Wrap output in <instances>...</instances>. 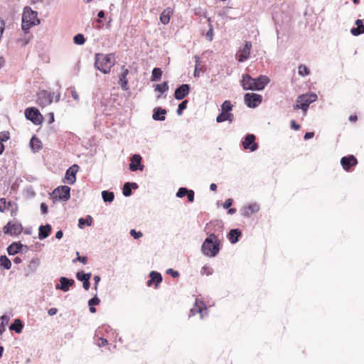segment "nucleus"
I'll return each instance as SVG.
<instances>
[{
    "label": "nucleus",
    "mask_w": 364,
    "mask_h": 364,
    "mask_svg": "<svg viewBox=\"0 0 364 364\" xmlns=\"http://www.w3.org/2000/svg\"><path fill=\"white\" fill-rule=\"evenodd\" d=\"M206 36L208 38L209 41H212V39H213V28L209 29V31L206 33Z\"/></svg>",
    "instance_id": "nucleus-61"
},
{
    "label": "nucleus",
    "mask_w": 364,
    "mask_h": 364,
    "mask_svg": "<svg viewBox=\"0 0 364 364\" xmlns=\"http://www.w3.org/2000/svg\"><path fill=\"white\" fill-rule=\"evenodd\" d=\"M6 207V199L1 198L0 199V211L2 212L5 209Z\"/></svg>",
    "instance_id": "nucleus-53"
},
{
    "label": "nucleus",
    "mask_w": 364,
    "mask_h": 364,
    "mask_svg": "<svg viewBox=\"0 0 364 364\" xmlns=\"http://www.w3.org/2000/svg\"><path fill=\"white\" fill-rule=\"evenodd\" d=\"M201 273H202V274H208V275L209 274H210V270H209V267H204L203 268L202 271H201Z\"/></svg>",
    "instance_id": "nucleus-64"
},
{
    "label": "nucleus",
    "mask_w": 364,
    "mask_h": 364,
    "mask_svg": "<svg viewBox=\"0 0 364 364\" xmlns=\"http://www.w3.org/2000/svg\"><path fill=\"white\" fill-rule=\"evenodd\" d=\"M187 104H188V101L186 100H183L182 102H181L178 105V109L176 110V112H177L178 115H181L182 114L183 111L185 109H186V107H187Z\"/></svg>",
    "instance_id": "nucleus-42"
},
{
    "label": "nucleus",
    "mask_w": 364,
    "mask_h": 364,
    "mask_svg": "<svg viewBox=\"0 0 364 364\" xmlns=\"http://www.w3.org/2000/svg\"><path fill=\"white\" fill-rule=\"evenodd\" d=\"M259 207L257 203H252L247 206H244L241 209V214L247 218L250 217L252 214L259 211Z\"/></svg>",
    "instance_id": "nucleus-18"
},
{
    "label": "nucleus",
    "mask_w": 364,
    "mask_h": 364,
    "mask_svg": "<svg viewBox=\"0 0 364 364\" xmlns=\"http://www.w3.org/2000/svg\"><path fill=\"white\" fill-rule=\"evenodd\" d=\"M25 116L27 119L31 120L36 125L40 124L43 120L41 114L36 108L34 107L27 108L25 110Z\"/></svg>",
    "instance_id": "nucleus-8"
},
{
    "label": "nucleus",
    "mask_w": 364,
    "mask_h": 364,
    "mask_svg": "<svg viewBox=\"0 0 364 364\" xmlns=\"http://www.w3.org/2000/svg\"><path fill=\"white\" fill-rule=\"evenodd\" d=\"M150 279L147 281L146 284L148 287L152 285L154 282L156 283V287L162 282V276L160 273L152 271L149 274Z\"/></svg>",
    "instance_id": "nucleus-20"
},
{
    "label": "nucleus",
    "mask_w": 364,
    "mask_h": 364,
    "mask_svg": "<svg viewBox=\"0 0 364 364\" xmlns=\"http://www.w3.org/2000/svg\"><path fill=\"white\" fill-rule=\"evenodd\" d=\"M172 14L173 9L171 8L167 7L165 9L160 15L161 22L164 25L168 24L170 21V17Z\"/></svg>",
    "instance_id": "nucleus-26"
},
{
    "label": "nucleus",
    "mask_w": 364,
    "mask_h": 364,
    "mask_svg": "<svg viewBox=\"0 0 364 364\" xmlns=\"http://www.w3.org/2000/svg\"><path fill=\"white\" fill-rule=\"evenodd\" d=\"M91 273H84L83 272H78L76 274V278L82 282H84L86 280H90L91 278Z\"/></svg>",
    "instance_id": "nucleus-36"
},
{
    "label": "nucleus",
    "mask_w": 364,
    "mask_h": 364,
    "mask_svg": "<svg viewBox=\"0 0 364 364\" xmlns=\"http://www.w3.org/2000/svg\"><path fill=\"white\" fill-rule=\"evenodd\" d=\"M39 23L40 21L38 18V13L33 11L30 7H25L22 14L21 28L23 31L27 33L32 26Z\"/></svg>",
    "instance_id": "nucleus-4"
},
{
    "label": "nucleus",
    "mask_w": 364,
    "mask_h": 364,
    "mask_svg": "<svg viewBox=\"0 0 364 364\" xmlns=\"http://www.w3.org/2000/svg\"><path fill=\"white\" fill-rule=\"evenodd\" d=\"M102 197L105 202H112L114 198V194L113 192H110L108 191H103L102 192Z\"/></svg>",
    "instance_id": "nucleus-35"
},
{
    "label": "nucleus",
    "mask_w": 364,
    "mask_h": 364,
    "mask_svg": "<svg viewBox=\"0 0 364 364\" xmlns=\"http://www.w3.org/2000/svg\"><path fill=\"white\" fill-rule=\"evenodd\" d=\"M166 273L171 274L174 278L178 277V275H179L178 272L176 271H174L173 269H167Z\"/></svg>",
    "instance_id": "nucleus-51"
},
{
    "label": "nucleus",
    "mask_w": 364,
    "mask_h": 364,
    "mask_svg": "<svg viewBox=\"0 0 364 364\" xmlns=\"http://www.w3.org/2000/svg\"><path fill=\"white\" fill-rule=\"evenodd\" d=\"M63 235V233L62 232V230H58L56 233H55V237L58 240L61 239Z\"/></svg>",
    "instance_id": "nucleus-63"
},
{
    "label": "nucleus",
    "mask_w": 364,
    "mask_h": 364,
    "mask_svg": "<svg viewBox=\"0 0 364 364\" xmlns=\"http://www.w3.org/2000/svg\"><path fill=\"white\" fill-rule=\"evenodd\" d=\"M188 201L193 202L194 200V191L188 190V193L186 194Z\"/></svg>",
    "instance_id": "nucleus-50"
},
{
    "label": "nucleus",
    "mask_w": 364,
    "mask_h": 364,
    "mask_svg": "<svg viewBox=\"0 0 364 364\" xmlns=\"http://www.w3.org/2000/svg\"><path fill=\"white\" fill-rule=\"evenodd\" d=\"M30 146L33 151H38L41 149V141L38 138L33 136L30 141Z\"/></svg>",
    "instance_id": "nucleus-32"
},
{
    "label": "nucleus",
    "mask_w": 364,
    "mask_h": 364,
    "mask_svg": "<svg viewBox=\"0 0 364 364\" xmlns=\"http://www.w3.org/2000/svg\"><path fill=\"white\" fill-rule=\"evenodd\" d=\"M188 193V190L186 188H180L177 193H176V196L178 198H183L185 196H186V194Z\"/></svg>",
    "instance_id": "nucleus-44"
},
{
    "label": "nucleus",
    "mask_w": 364,
    "mask_h": 364,
    "mask_svg": "<svg viewBox=\"0 0 364 364\" xmlns=\"http://www.w3.org/2000/svg\"><path fill=\"white\" fill-rule=\"evenodd\" d=\"M76 255H77V258H75V259H74L73 260V263H75L76 262L78 261V262H80L83 263L84 264H87V258L86 257H80L79 255V252H76Z\"/></svg>",
    "instance_id": "nucleus-45"
},
{
    "label": "nucleus",
    "mask_w": 364,
    "mask_h": 364,
    "mask_svg": "<svg viewBox=\"0 0 364 364\" xmlns=\"http://www.w3.org/2000/svg\"><path fill=\"white\" fill-rule=\"evenodd\" d=\"M298 73L299 75L304 77L309 75L310 71L306 65H300L298 68Z\"/></svg>",
    "instance_id": "nucleus-39"
},
{
    "label": "nucleus",
    "mask_w": 364,
    "mask_h": 364,
    "mask_svg": "<svg viewBox=\"0 0 364 364\" xmlns=\"http://www.w3.org/2000/svg\"><path fill=\"white\" fill-rule=\"evenodd\" d=\"M58 313V309L56 308H51L48 311V314L50 316H54Z\"/></svg>",
    "instance_id": "nucleus-56"
},
{
    "label": "nucleus",
    "mask_w": 364,
    "mask_h": 364,
    "mask_svg": "<svg viewBox=\"0 0 364 364\" xmlns=\"http://www.w3.org/2000/svg\"><path fill=\"white\" fill-rule=\"evenodd\" d=\"M232 202H233L232 199H231V198L227 199L223 205V208H225V209L229 208L232 205Z\"/></svg>",
    "instance_id": "nucleus-49"
},
{
    "label": "nucleus",
    "mask_w": 364,
    "mask_h": 364,
    "mask_svg": "<svg viewBox=\"0 0 364 364\" xmlns=\"http://www.w3.org/2000/svg\"><path fill=\"white\" fill-rule=\"evenodd\" d=\"M291 127L294 130H298L299 129V125L296 124V122L294 120H292L291 122Z\"/></svg>",
    "instance_id": "nucleus-60"
},
{
    "label": "nucleus",
    "mask_w": 364,
    "mask_h": 364,
    "mask_svg": "<svg viewBox=\"0 0 364 364\" xmlns=\"http://www.w3.org/2000/svg\"><path fill=\"white\" fill-rule=\"evenodd\" d=\"M78 166L74 164L71 166L65 173V180L66 183L68 184H73L76 181V173L78 171Z\"/></svg>",
    "instance_id": "nucleus-13"
},
{
    "label": "nucleus",
    "mask_w": 364,
    "mask_h": 364,
    "mask_svg": "<svg viewBox=\"0 0 364 364\" xmlns=\"http://www.w3.org/2000/svg\"><path fill=\"white\" fill-rule=\"evenodd\" d=\"M200 314V318H203L207 314V308L202 301L199 299H196L193 307L190 310V316H194L196 314Z\"/></svg>",
    "instance_id": "nucleus-11"
},
{
    "label": "nucleus",
    "mask_w": 364,
    "mask_h": 364,
    "mask_svg": "<svg viewBox=\"0 0 364 364\" xmlns=\"http://www.w3.org/2000/svg\"><path fill=\"white\" fill-rule=\"evenodd\" d=\"M11 316V314H4L1 316L0 319L1 321V323L0 325V336H1L5 331V326L9 323Z\"/></svg>",
    "instance_id": "nucleus-29"
},
{
    "label": "nucleus",
    "mask_w": 364,
    "mask_h": 364,
    "mask_svg": "<svg viewBox=\"0 0 364 364\" xmlns=\"http://www.w3.org/2000/svg\"><path fill=\"white\" fill-rule=\"evenodd\" d=\"M141 156L139 154H134L131 157V162L129 164V169L132 171H136V170H143L144 166L141 164Z\"/></svg>",
    "instance_id": "nucleus-17"
},
{
    "label": "nucleus",
    "mask_w": 364,
    "mask_h": 364,
    "mask_svg": "<svg viewBox=\"0 0 364 364\" xmlns=\"http://www.w3.org/2000/svg\"><path fill=\"white\" fill-rule=\"evenodd\" d=\"M0 264L5 269H9L11 267V262L6 255L0 257Z\"/></svg>",
    "instance_id": "nucleus-34"
},
{
    "label": "nucleus",
    "mask_w": 364,
    "mask_h": 364,
    "mask_svg": "<svg viewBox=\"0 0 364 364\" xmlns=\"http://www.w3.org/2000/svg\"><path fill=\"white\" fill-rule=\"evenodd\" d=\"M70 188L68 186H62L56 188L51 196L54 200H68L70 197Z\"/></svg>",
    "instance_id": "nucleus-5"
},
{
    "label": "nucleus",
    "mask_w": 364,
    "mask_h": 364,
    "mask_svg": "<svg viewBox=\"0 0 364 364\" xmlns=\"http://www.w3.org/2000/svg\"><path fill=\"white\" fill-rule=\"evenodd\" d=\"M100 342L98 343L99 346H105L107 343V341L105 338H100L99 339Z\"/></svg>",
    "instance_id": "nucleus-57"
},
{
    "label": "nucleus",
    "mask_w": 364,
    "mask_h": 364,
    "mask_svg": "<svg viewBox=\"0 0 364 364\" xmlns=\"http://www.w3.org/2000/svg\"><path fill=\"white\" fill-rule=\"evenodd\" d=\"M60 284H58L55 286L56 289H60L64 292H66L69 290L70 287H72L75 281L73 279H68L65 277H61L59 279Z\"/></svg>",
    "instance_id": "nucleus-14"
},
{
    "label": "nucleus",
    "mask_w": 364,
    "mask_h": 364,
    "mask_svg": "<svg viewBox=\"0 0 364 364\" xmlns=\"http://www.w3.org/2000/svg\"><path fill=\"white\" fill-rule=\"evenodd\" d=\"M303 95L306 97V98L309 100V102H310V104L316 101V100L318 98L316 94L313 93V92L305 94Z\"/></svg>",
    "instance_id": "nucleus-43"
},
{
    "label": "nucleus",
    "mask_w": 364,
    "mask_h": 364,
    "mask_svg": "<svg viewBox=\"0 0 364 364\" xmlns=\"http://www.w3.org/2000/svg\"><path fill=\"white\" fill-rule=\"evenodd\" d=\"M162 76V70L161 68H154L152 70L151 81L156 82L160 80Z\"/></svg>",
    "instance_id": "nucleus-33"
},
{
    "label": "nucleus",
    "mask_w": 364,
    "mask_h": 364,
    "mask_svg": "<svg viewBox=\"0 0 364 364\" xmlns=\"http://www.w3.org/2000/svg\"><path fill=\"white\" fill-rule=\"evenodd\" d=\"M9 139V133L8 132H4L0 134V141H6Z\"/></svg>",
    "instance_id": "nucleus-48"
},
{
    "label": "nucleus",
    "mask_w": 364,
    "mask_h": 364,
    "mask_svg": "<svg viewBox=\"0 0 364 364\" xmlns=\"http://www.w3.org/2000/svg\"><path fill=\"white\" fill-rule=\"evenodd\" d=\"M355 23L357 26V27L351 28V34L354 36H358L360 34L364 33V24L363 21L360 19H357Z\"/></svg>",
    "instance_id": "nucleus-25"
},
{
    "label": "nucleus",
    "mask_w": 364,
    "mask_h": 364,
    "mask_svg": "<svg viewBox=\"0 0 364 364\" xmlns=\"http://www.w3.org/2000/svg\"><path fill=\"white\" fill-rule=\"evenodd\" d=\"M41 263L40 259L38 257L33 258L28 264L27 269L29 273H33L36 271Z\"/></svg>",
    "instance_id": "nucleus-30"
},
{
    "label": "nucleus",
    "mask_w": 364,
    "mask_h": 364,
    "mask_svg": "<svg viewBox=\"0 0 364 364\" xmlns=\"http://www.w3.org/2000/svg\"><path fill=\"white\" fill-rule=\"evenodd\" d=\"M234 116L231 112H225L221 111V112L216 117V122L218 123H222L225 121H228L231 123L233 121Z\"/></svg>",
    "instance_id": "nucleus-24"
},
{
    "label": "nucleus",
    "mask_w": 364,
    "mask_h": 364,
    "mask_svg": "<svg viewBox=\"0 0 364 364\" xmlns=\"http://www.w3.org/2000/svg\"><path fill=\"white\" fill-rule=\"evenodd\" d=\"M82 287L85 290H88L90 287V280H86L82 283Z\"/></svg>",
    "instance_id": "nucleus-59"
},
{
    "label": "nucleus",
    "mask_w": 364,
    "mask_h": 364,
    "mask_svg": "<svg viewBox=\"0 0 364 364\" xmlns=\"http://www.w3.org/2000/svg\"><path fill=\"white\" fill-rule=\"evenodd\" d=\"M269 82V79L266 75L253 78L248 74L243 75L240 80V85L245 90H262Z\"/></svg>",
    "instance_id": "nucleus-1"
},
{
    "label": "nucleus",
    "mask_w": 364,
    "mask_h": 364,
    "mask_svg": "<svg viewBox=\"0 0 364 364\" xmlns=\"http://www.w3.org/2000/svg\"><path fill=\"white\" fill-rule=\"evenodd\" d=\"M114 54L97 53L95 55V68L105 74L110 72L111 68L114 65Z\"/></svg>",
    "instance_id": "nucleus-3"
},
{
    "label": "nucleus",
    "mask_w": 364,
    "mask_h": 364,
    "mask_svg": "<svg viewBox=\"0 0 364 364\" xmlns=\"http://www.w3.org/2000/svg\"><path fill=\"white\" fill-rule=\"evenodd\" d=\"M54 98V92L42 90L38 94L37 102L40 106L46 107L50 105Z\"/></svg>",
    "instance_id": "nucleus-10"
},
{
    "label": "nucleus",
    "mask_w": 364,
    "mask_h": 364,
    "mask_svg": "<svg viewBox=\"0 0 364 364\" xmlns=\"http://www.w3.org/2000/svg\"><path fill=\"white\" fill-rule=\"evenodd\" d=\"M50 231L51 226L50 225L46 224V225H41L39 227L38 238L40 240L46 239L48 237Z\"/></svg>",
    "instance_id": "nucleus-28"
},
{
    "label": "nucleus",
    "mask_w": 364,
    "mask_h": 364,
    "mask_svg": "<svg viewBox=\"0 0 364 364\" xmlns=\"http://www.w3.org/2000/svg\"><path fill=\"white\" fill-rule=\"evenodd\" d=\"M310 102L303 95H299L296 99V105L294 106V109H302L304 114H306L307 109L309 107Z\"/></svg>",
    "instance_id": "nucleus-15"
},
{
    "label": "nucleus",
    "mask_w": 364,
    "mask_h": 364,
    "mask_svg": "<svg viewBox=\"0 0 364 364\" xmlns=\"http://www.w3.org/2000/svg\"><path fill=\"white\" fill-rule=\"evenodd\" d=\"M255 136L252 134H247L242 142L245 149H249L250 151H255L258 149V144L255 142Z\"/></svg>",
    "instance_id": "nucleus-12"
},
{
    "label": "nucleus",
    "mask_w": 364,
    "mask_h": 364,
    "mask_svg": "<svg viewBox=\"0 0 364 364\" xmlns=\"http://www.w3.org/2000/svg\"><path fill=\"white\" fill-rule=\"evenodd\" d=\"M23 247L26 248V246H24L20 242H13L8 247L7 252L9 255H14L21 252Z\"/></svg>",
    "instance_id": "nucleus-23"
},
{
    "label": "nucleus",
    "mask_w": 364,
    "mask_h": 364,
    "mask_svg": "<svg viewBox=\"0 0 364 364\" xmlns=\"http://www.w3.org/2000/svg\"><path fill=\"white\" fill-rule=\"evenodd\" d=\"M341 164L344 170L348 171L351 166L357 164V159L353 155L343 157Z\"/></svg>",
    "instance_id": "nucleus-19"
},
{
    "label": "nucleus",
    "mask_w": 364,
    "mask_h": 364,
    "mask_svg": "<svg viewBox=\"0 0 364 364\" xmlns=\"http://www.w3.org/2000/svg\"><path fill=\"white\" fill-rule=\"evenodd\" d=\"M168 82H164L162 84H161V85L158 84L155 86V91H158L161 93H164L166 91H168Z\"/></svg>",
    "instance_id": "nucleus-38"
},
{
    "label": "nucleus",
    "mask_w": 364,
    "mask_h": 364,
    "mask_svg": "<svg viewBox=\"0 0 364 364\" xmlns=\"http://www.w3.org/2000/svg\"><path fill=\"white\" fill-rule=\"evenodd\" d=\"M23 325L19 318L14 320V322L9 326L11 331H14L17 333H20L22 331Z\"/></svg>",
    "instance_id": "nucleus-31"
},
{
    "label": "nucleus",
    "mask_w": 364,
    "mask_h": 364,
    "mask_svg": "<svg viewBox=\"0 0 364 364\" xmlns=\"http://www.w3.org/2000/svg\"><path fill=\"white\" fill-rule=\"evenodd\" d=\"M242 235L241 231L238 228L232 229L228 235V238L232 244H235L238 242L239 237Z\"/></svg>",
    "instance_id": "nucleus-27"
},
{
    "label": "nucleus",
    "mask_w": 364,
    "mask_h": 364,
    "mask_svg": "<svg viewBox=\"0 0 364 364\" xmlns=\"http://www.w3.org/2000/svg\"><path fill=\"white\" fill-rule=\"evenodd\" d=\"M190 92V86L188 84H183L177 87L174 92V97L176 100H181L186 97Z\"/></svg>",
    "instance_id": "nucleus-16"
},
{
    "label": "nucleus",
    "mask_w": 364,
    "mask_h": 364,
    "mask_svg": "<svg viewBox=\"0 0 364 364\" xmlns=\"http://www.w3.org/2000/svg\"><path fill=\"white\" fill-rule=\"evenodd\" d=\"M86 224V220L81 218L78 220V227L80 228H82L84 225Z\"/></svg>",
    "instance_id": "nucleus-55"
},
{
    "label": "nucleus",
    "mask_w": 364,
    "mask_h": 364,
    "mask_svg": "<svg viewBox=\"0 0 364 364\" xmlns=\"http://www.w3.org/2000/svg\"><path fill=\"white\" fill-rule=\"evenodd\" d=\"M122 193L124 196L127 197L132 195V188L130 187V182L124 183L122 189Z\"/></svg>",
    "instance_id": "nucleus-41"
},
{
    "label": "nucleus",
    "mask_w": 364,
    "mask_h": 364,
    "mask_svg": "<svg viewBox=\"0 0 364 364\" xmlns=\"http://www.w3.org/2000/svg\"><path fill=\"white\" fill-rule=\"evenodd\" d=\"M128 74L129 70L123 67L122 73H121L119 79V85H120L122 89L124 91H127L129 89L128 81L127 80V76Z\"/></svg>",
    "instance_id": "nucleus-21"
},
{
    "label": "nucleus",
    "mask_w": 364,
    "mask_h": 364,
    "mask_svg": "<svg viewBox=\"0 0 364 364\" xmlns=\"http://www.w3.org/2000/svg\"><path fill=\"white\" fill-rule=\"evenodd\" d=\"M314 136V132H306L304 134V138L305 140H307V139L313 138Z\"/></svg>",
    "instance_id": "nucleus-58"
},
{
    "label": "nucleus",
    "mask_w": 364,
    "mask_h": 364,
    "mask_svg": "<svg viewBox=\"0 0 364 364\" xmlns=\"http://www.w3.org/2000/svg\"><path fill=\"white\" fill-rule=\"evenodd\" d=\"M71 95L75 100H79V96L75 90H72Z\"/></svg>",
    "instance_id": "nucleus-62"
},
{
    "label": "nucleus",
    "mask_w": 364,
    "mask_h": 364,
    "mask_svg": "<svg viewBox=\"0 0 364 364\" xmlns=\"http://www.w3.org/2000/svg\"><path fill=\"white\" fill-rule=\"evenodd\" d=\"M23 226L16 221H10L4 227V232L11 235H18L21 233Z\"/></svg>",
    "instance_id": "nucleus-9"
},
{
    "label": "nucleus",
    "mask_w": 364,
    "mask_h": 364,
    "mask_svg": "<svg viewBox=\"0 0 364 364\" xmlns=\"http://www.w3.org/2000/svg\"><path fill=\"white\" fill-rule=\"evenodd\" d=\"M130 235L134 238V239H139L142 237L143 234L140 231H136L135 230H130Z\"/></svg>",
    "instance_id": "nucleus-46"
},
{
    "label": "nucleus",
    "mask_w": 364,
    "mask_h": 364,
    "mask_svg": "<svg viewBox=\"0 0 364 364\" xmlns=\"http://www.w3.org/2000/svg\"><path fill=\"white\" fill-rule=\"evenodd\" d=\"M41 210L42 214L46 215L48 213V205L46 203H42L41 204Z\"/></svg>",
    "instance_id": "nucleus-52"
},
{
    "label": "nucleus",
    "mask_w": 364,
    "mask_h": 364,
    "mask_svg": "<svg viewBox=\"0 0 364 364\" xmlns=\"http://www.w3.org/2000/svg\"><path fill=\"white\" fill-rule=\"evenodd\" d=\"M74 43L77 45H82L85 42L84 36L81 33H78L74 36Z\"/></svg>",
    "instance_id": "nucleus-40"
},
{
    "label": "nucleus",
    "mask_w": 364,
    "mask_h": 364,
    "mask_svg": "<svg viewBox=\"0 0 364 364\" xmlns=\"http://www.w3.org/2000/svg\"><path fill=\"white\" fill-rule=\"evenodd\" d=\"M93 279L95 281L94 288H95V290H97V285H98V284H99V282L100 281V277L98 275H95V276H94Z\"/></svg>",
    "instance_id": "nucleus-54"
},
{
    "label": "nucleus",
    "mask_w": 364,
    "mask_h": 364,
    "mask_svg": "<svg viewBox=\"0 0 364 364\" xmlns=\"http://www.w3.org/2000/svg\"><path fill=\"white\" fill-rule=\"evenodd\" d=\"M244 101L248 107L255 108L261 104L262 96L259 94L248 92L245 95Z\"/></svg>",
    "instance_id": "nucleus-6"
},
{
    "label": "nucleus",
    "mask_w": 364,
    "mask_h": 364,
    "mask_svg": "<svg viewBox=\"0 0 364 364\" xmlns=\"http://www.w3.org/2000/svg\"><path fill=\"white\" fill-rule=\"evenodd\" d=\"M232 109V105L230 100H225L221 105V111L225 112H230Z\"/></svg>",
    "instance_id": "nucleus-37"
},
{
    "label": "nucleus",
    "mask_w": 364,
    "mask_h": 364,
    "mask_svg": "<svg viewBox=\"0 0 364 364\" xmlns=\"http://www.w3.org/2000/svg\"><path fill=\"white\" fill-rule=\"evenodd\" d=\"M220 250V240L214 233L210 234L208 237L205 239L201 245L202 254L210 258L216 257L218 255Z\"/></svg>",
    "instance_id": "nucleus-2"
},
{
    "label": "nucleus",
    "mask_w": 364,
    "mask_h": 364,
    "mask_svg": "<svg viewBox=\"0 0 364 364\" xmlns=\"http://www.w3.org/2000/svg\"><path fill=\"white\" fill-rule=\"evenodd\" d=\"M100 299H98L97 295H95L93 298L89 300L88 305L94 306L95 305H98L100 304Z\"/></svg>",
    "instance_id": "nucleus-47"
},
{
    "label": "nucleus",
    "mask_w": 364,
    "mask_h": 364,
    "mask_svg": "<svg viewBox=\"0 0 364 364\" xmlns=\"http://www.w3.org/2000/svg\"><path fill=\"white\" fill-rule=\"evenodd\" d=\"M166 114V110L161 107H156L154 109V112L152 115L153 119L156 121H164Z\"/></svg>",
    "instance_id": "nucleus-22"
},
{
    "label": "nucleus",
    "mask_w": 364,
    "mask_h": 364,
    "mask_svg": "<svg viewBox=\"0 0 364 364\" xmlns=\"http://www.w3.org/2000/svg\"><path fill=\"white\" fill-rule=\"evenodd\" d=\"M251 48L252 43L250 41H245V45L242 47H240L237 50L235 55L236 59L240 63L249 59Z\"/></svg>",
    "instance_id": "nucleus-7"
}]
</instances>
